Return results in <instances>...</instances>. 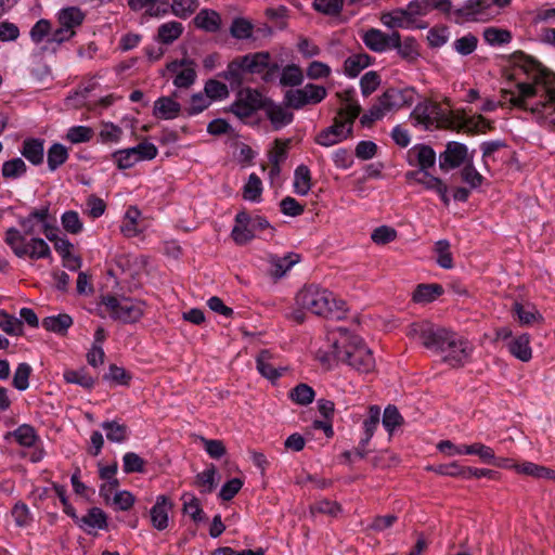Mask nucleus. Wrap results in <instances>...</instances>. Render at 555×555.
<instances>
[{"mask_svg": "<svg viewBox=\"0 0 555 555\" xmlns=\"http://www.w3.org/2000/svg\"><path fill=\"white\" fill-rule=\"evenodd\" d=\"M406 335L420 339L422 345L429 350L446 353L442 361L452 367H462L469 357V343L466 339L455 332L436 326L429 321L412 323Z\"/></svg>", "mask_w": 555, "mask_h": 555, "instance_id": "1", "label": "nucleus"}, {"mask_svg": "<svg viewBox=\"0 0 555 555\" xmlns=\"http://www.w3.org/2000/svg\"><path fill=\"white\" fill-rule=\"evenodd\" d=\"M506 61L513 68L521 69L526 75H532V82H518L516 88L518 95L512 94L508 100V104L512 107L519 108L521 111L531 112L534 106L529 107L527 100L537 96L538 86H541L545 90V100H550L551 87L555 89V73L544 66L538 59L525 53L521 50H517L512 54L505 56Z\"/></svg>", "mask_w": 555, "mask_h": 555, "instance_id": "2", "label": "nucleus"}, {"mask_svg": "<svg viewBox=\"0 0 555 555\" xmlns=\"http://www.w3.org/2000/svg\"><path fill=\"white\" fill-rule=\"evenodd\" d=\"M337 331L345 338L343 347L338 340L333 341L334 356L337 360L347 363L361 373L373 371L375 359L362 337L351 334L346 327H338Z\"/></svg>", "mask_w": 555, "mask_h": 555, "instance_id": "3", "label": "nucleus"}, {"mask_svg": "<svg viewBox=\"0 0 555 555\" xmlns=\"http://www.w3.org/2000/svg\"><path fill=\"white\" fill-rule=\"evenodd\" d=\"M234 221L231 237L237 245L243 246L253 241L256 231L270 230L269 238L274 236L275 228L263 216H251L243 209L236 214Z\"/></svg>", "mask_w": 555, "mask_h": 555, "instance_id": "4", "label": "nucleus"}, {"mask_svg": "<svg viewBox=\"0 0 555 555\" xmlns=\"http://www.w3.org/2000/svg\"><path fill=\"white\" fill-rule=\"evenodd\" d=\"M333 300L334 294L332 292L313 284L304 287L296 295L298 306L315 315L325 318H328L331 314V304Z\"/></svg>", "mask_w": 555, "mask_h": 555, "instance_id": "5", "label": "nucleus"}, {"mask_svg": "<svg viewBox=\"0 0 555 555\" xmlns=\"http://www.w3.org/2000/svg\"><path fill=\"white\" fill-rule=\"evenodd\" d=\"M269 98L255 88H241L236 93L235 101L225 109L238 119L244 120L251 117L258 111H264Z\"/></svg>", "mask_w": 555, "mask_h": 555, "instance_id": "6", "label": "nucleus"}, {"mask_svg": "<svg viewBox=\"0 0 555 555\" xmlns=\"http://www.w3.org/2000/svg\"><path fill=\"white\" fill-rule=\"evenodd\" d=\"M247 74H261L266 83L273 82L280 72V65L272 61L268 51L248 53L242 56Z\"/></svg>", "mask_w": 555, "mask_h": 555, "instance_id": "7", "label": "nucleus"}, {"mask_svg": "<svg viewBox=\"0 0 555 555\" xmlns=\"http://www.w3.org/2000/svg\"><path fill=\"white\" fill-rule=\"evenodd\" d=\"M468 149L465 144L451 141L446 145V150L439 155V167L442 171L448 172L466 164Z\"/></svg>", "mask_w": 555, "mask_h": 555, "instance_id": "8", "label": "nucleus"}, {"mask_svg": "<svg viewBox=\"0 0 555 555\" xmlns=\"http://www.w3.org/2000/svg\"><path fill=\"white\" fill-rule=\"evenodd\" d=\"M414 94L415 89L412 87L404 89L388 88L377 100L387 111L399 109L411 106L414 102Z\"/></svg>", "mask_w": 555, "mask_h": 555, "instance_id": "9", "label": "nucleus"}, {"mask_svg": "<svg viewBox=\"0 0 555 555\" xmlns=\"http://www.w3.org/2000/svg\"><path fill=\"white\" fill-rule=\"evenodd\" d=\"M453 130L456 132H465L469 135H476L486 133L487 131H493L494 122L481 114L473 117L463 116L459 119L457 126L453 127Z\"/></svg>", "mask_w": 555, "mask_h": 555, "instance_id": "10", "label": "nucleus"}, {"mask_svg": "<svg viewBox=\"0 0 555 555\" xmlns=\"http://www.w3.org/2000/svg\"><path fill=\"white\" fill-rule=\"evenodd\" d=\"M173 508L172 501L167 495H158L155 504L150 511V520L158 531H163L168 527V514Z\"/></svg>", "mask_w": 555, "mask_h": 555, "instance_id": "11", "label": "nucleus"}, {"mask_svg": "<svg viewBox=\"0 0 555 555\" xmlns=\"http://www.w3.org/2000/svg\"><path fill=\"white\" fill-rule=\"evenodd\" d=\"M101 304L107 308L112 318L118 319L122 322L134 321V318L132 317L134 307L128 299L120 301L113 295H106L102 297Z\"/></svg>", "mask_w": 555, "mask_h": 555, "instance_id": "12", "label": "nucleus"}, {"mask_svg": "<svg viewBox=\"0 0 555 555\" xmlns=\"http://www.w3.org/2000/svg\"><path fill=\"white\" fill-rule=\"evenodd\" d=\"M264 112L274 130H280L294 120V114L276 104L271 98L267 101Z\"/></svg>", "mask_w": 555, "mask_h": 555, "instance_id": "13", "label": "nucleus"}, {"mask_svg": "<svg viewBox=\"0 0 555 555\" xmlns=\"http://www.w3.org/2000/svg\"><path fill=\"white\" fill-rule=\"evenodd\" d=\"M344 128L345 122L343 121V119H340V117H334L333 125L322 129L314 138V142L325 147L335 145L344 141Z\"/></svg>", "mask_w": 555, "mask_h": 555, "instance_id": "14", "label": "nucleus"}, {"mask_svg": "<svg viewBox=\"0 0 555 555\" xmlns=\"http://www.w3.org/2000/svg\"><path fill=\"white\" fill-rule=\"evenodd\" d=\"M247 74L242 56L229 62L227 69L218 74V77L229 81L232 90L241 89L244 82V75Z\"/></svg>", "mask_w": 555, "mask_h": 555, "instance_id": "15", "label": "nucleus"}, {"mask_svg": "<svg viewBox=\"0 0 555 555\" xmlns=\"http://www.w3.org/2000/svg\"><path fill=\"white\" fill-rule=\"evenodd\" d=\"M18 229L11 227L5 231L4 242L18 258H24L29 254L30 240Z\"/></svg>", "mask_w": 555, "mask_h": 555, "instance_id": "16", "label": "nucleus"}, {"mask_svg": "<svg viewBox=\"0 0 555 555\" xmlns=\"http://www.w3.org/2000/svg\"><path fill=\"white\" fill-rule=\"evenodd\" d=\"M21 154L34 166L41 165L44 157V140L39 138L25 139Z\"/></svg>", "mask_w": 555, "mask_h": 555, "instance_id": "17", "label": "nucleus"}, {"mask_svg": "<svg viewBox=\"0 0 555 555\" xmlns=\"http://www.w3.org/2000/svg\"><path fill=\"white\" fill-rule=\"evenodd\" d=\"M181 111V104L172 96H160L154 102L153 113L157 118L173 119L179 116Z\"/></svg>", "mask_w": 555, "mask_h": 555, "instance_id": "18", "label": "nucleus"}, {"mask_svg": "<svg viewBox=\"0 0 555 555\" xmlns=\"http://www.w3.org/2000/svg\"><path fill=\"white\" fill-rule=\"evenodd\" d=\"M300 261V255L296 253H288L284 257L270 255V275L278 280L281 279L294 264Z\"/></svg>", "mask_w": 555, "mask_h": 555, "instance_id": "19", "label": "nucleus"}, {"mask_svg": "<svg viewBox=\"0 0 555 555\" xmlns=\"http://www.w3.org/2000/svg\"><path fill=\"white\" fill-rule=\"evenodd\" d=\"M489 9L488 0H466L462 8L453 11L457 18L477 21Z\"/></svg>", "mask_w": 555, "mask_h": 555, "instance_id": "20", "label": "nucleus"}, {"mask_svg": "<svg viewBox=\"0 0 555 555\" xmlns=\"http://www.w3.org/2000/svg\"><path fill=\"white\" fill-rule=\"evenodd\" d=\"M193 23L207 33H217L221 27V16L215 10L203 9L193 18Z\"/></svg>", "mask_w": 555, "mask_h": 555, "instance_id": "21", "label": "nucleus"}, {"mask_svg": "<svg viewBox=\"0 0 555 555\" xmlns=\"http://www.w3.org/2000/svg\"><path fill=\"white\" fill-rule=\"evenodd\" d=\"M374 57L367 53H357L348 56L344 62V73L356 78L364 68L371 66Z\"/></svg>", "mask_w": 555, "mask_h": 555, "instance_id": "22", "label": "nucleus"}, {"mask_svg": "<svg viewBox=\"0 0 555 555\" xmlns=\"http://www.w3.org/2000/svg\"><path fill=\"white\" fill-rule=\"evenodd\" d=\"M11 437H13L20 446L25 448L34 447L40 439L35 427L29 424H22L15 430L7 433L4 439L9 440Z\"/></svg>", "mask_w": 555, "mask_h": 555, "instance_id": "23", "label": "nucleus"}, {"mask_svg": "<svg viewBox=\"0 0 555 555\" xmlns=\"http://www.w3.org/2000/svg\"><path fill=\"white\" fill-rule=\"evenodd\" d=\"M86 18L85 12L78 7H67L62 9L57 14L59 25L64 26L69 30H76L81 26Z\"/></svg>", "mask_w": 555, "mask_h": 555, "instance_id": "24", "label": "nucleus"}, {"mask_svg": "<svg viewBox=\"0 0 555 555\" xmlns=\"http://www.w3.org/2000/svg\"><path fill=\"white\" fill-rule=\"evenodd\" d=\"M444 293L442 285L438 283L418 284L413 292L412 299L417 304H429Z\"/></svg>", "mask_w": 555, "mask_h": 555, "instance_id": "25", "label": "nucleus"}, {"mask_svg": "<svg viewBox=\"0 0 555 555\" xmlns=\"http://www.w3.org/2000/svg\"><path fill=\"white\" fill-rule=\"evenodd\" d=\"M41 324L46 331L65 336L73 325V318L67 313H60L44 318Z\"/></svg>", "mask_w": 555, "mask_h": 555, "instance_id": "26", "label": "nucleus"}, {"mask_svg": "<svg viewBox=\"0 0 555 555\" xmlns=\"http://www.w3.org/2000/svg\"><path fill=\"white\" fill-rule=\"evenodd\" d=\"M181 500L183 501L182 512L184 514H189L191 519L195 524H199L207 520V515L203 511L198 498H196L192 493L186 492L182 494Z\"/></svg>", "mask_w": 555, "mask_h": 555, "instance_id": "27", "label": "nucleus"}, {"mask_svg": "<svg viewBox=\"0 0 555 555\" xmlns=\"http://www.w3.org/2000/svg\"><path fill=\"white\" fill-rule=\"evenodd\" d=\"M509 352L522 362H527L532 357L530 348V338L528 334H521L512 339L508 344Z\"/></svg>", "mask_w": 555, "mask_h": 555, "instance_id": "28", "label": "nucleus"}, {"mask_svg": "<svg viewBox=\"0 0 555 555\" xmlns=\"http://www.w3.org/2000/svg\"><path fill=\"white\" fill-rule=\"evenodd\" d=\"M415 153L416 165L421 170H427L435 166L436 152L434 149L426 144H416L412 150L409 151V155Z\"/></svg>", "mask_w": 555, "mask_h": 555, "instance_id": "29", "label": "nucleus"}, {"mask_svg": "<svg viewBox=\"0 0 555 555\" xmlns=\"http://www.w3.org/2000/svg\"><path fill=\"white\" fill-rule=\"evenodd\" d=\"M271 358V353L269 350H261L257 357V370L258 372L266 378L271 382H275L278 378L282 376V371L284 369H276L268 360Z\"/></svg>", "mask_w": 555, "mask_h": 555, "instance_id": "30", "label": "nucleus"}, {"mask_svg": "<svg viewBox=\"0 0 555 555\" xmlns=\"http://www.w3.org/2000/svg\"><path fill=\"white\" fill-rule=\"evenodd\" d=\"M311 171L307 165H299L294 172V188L297 194L307 195L312 186Z\"/></svg>", "mask_w": 555, "mask_h": 555, "instance_id": "31", "label": "nucleus"}, {"mask_svg": "<svg viewBox=\"0 0 555 555\" xmlns=\"http://www.w3.org/2000/svg\"><path fill=\"white\" fill-rule=\"evenodd\" d=\"M364 44L373 52L387 50L386 34L379 29L371 28L362 37Z\"/></svg>", "mask_w": 555, "mask_h": 555, "instance_id": "32", "label": "nucleus"}, {"mask_svg": "<svg viewBox=\"0 0 555 555\" xmlns=\"http://www.w3.org/2000/svg\"><path fill=\"white\" fill-rule=\"evenodd\" d=\"M304 81V73L299 65L288 64L286 65L280 77V85L283 87H297Z\"/></svg>", "mask_w": 555, "mask_h": 555, "instance_id": "33", "label": "nucleus"}, {"mask_svg": "<svg viewBox=\"0 0 555 555\" xmlns=\"http://www.w3.org/2000/svg\"><path fill=\"white\" fill-rule=\"evenodd\" d=\"M183 31L181 23L172 21L158 27L157 38L162 43L170 44L178 39Z\"/></svg>", "mask_w": 555, "mask_h": 555, "instance_id": "34", "label": "nucleus"}, {"mask_svg": "<svg viewBox=\"0 0 555 555\" xmlns=\"http://www.w3.org/2000/svg\"><path fill=\"white\" fill-rule=\"evenodd\" d=\"M254 30V24L245 17H235L230 27L231 36L237 40L253 38Z\"/></svg>", "mask_w": 555, "mask_h": 555, "instance_id": "35", "label": "nucleus"}, {"mask_svg": "<svg viewBox=\"0 0 555 555\" xmlns=\"http://www.w3.org/2000/svg\"><path fill=\"white\" fill-rule=\"evenodd\" d=\"M456 453L478 455L481 462L485 464H487V462H492L494 459L493 449L480 442H476L473 444H463V449H457Z\"/></svg>", "mask_w": 555, "mask_h": 555, "instance_id": "36", "label": "nucleus"}, {"mask_svg": "<svg viewBox=\"0 0 555 555\" xmlns=\"http://www.w3.org/2000/svg\"><path fill=\"white\" fill-rule=\"evenodd\" d=\"M380 21L388 28H404L410 24L406 10L401 8L383 13Z\"/></svg>", "mask_w": 555, "mask_h": 555, "instance_id": "37", "label": "nucleus"}, {"mask_svg": "<svg viewBox=\"0 0 555 555\" xmlns=\"http://www.w3.org/2000/svg\"><path fill=\"white\" fill-rule=\"evenodd\" d=\"M68 159V151L61 143L52 144L48 150V167L51 171L56 170Z\"/></svg>", "mask_w": 555, "mask_h": 555, "instance_id": "38", "label": "nucleus"}, {"mask_svg": "<svg viewBox=\"0 0 555 555\" xmlns=\"http://www.w3.org/2000/svg\"><path fill=\"white\" fill-rule=\"evenodd\" d=\"M26 171L27 166L20 157L4 162L1 167V175L4 179H18L24 176Z\"/></svg>", "mask_w": 555, "mask_h": 555, "instance_id": "39", "label": "nucleus"}, {"mask_svg": "<svg viewBox=\"0 0 555 555\" xmlns=\"http://www.w3.org/2000/svg\"><path fill=\"white\" fill-rule=\"evenodd\" d=\"M315 391L307 384L300 383L289 391V398L299 405H308L313 402Z\"/></svg>", "mask_w": 555, "mask_h": 555, "instance_id": "40", "label": "nucleus"}, {"mask_svg": "<svg viewBox=\"0 0 555 555\" xmlns=\"http://www.w3.org/2000/svg\"><path fill=\"white\" fill-rule=\"evenodd\" d=\"M288 13L289 10L285 5H279L276 8L266 9L264 16L273 24V27L279 30H284L287 27Z\"/></svg>", "mask_w": 555, "mask_h": 555, "instance_id": "41", "label": "nucleus"}, {"mask_svg": "<svg viewBox=\"0 0 555 555\" xmlns=\"http://www.w3.org/2000/svg\"><path fill=\"white\" fill-rule=\"evenodd\" d=\"M216 474V466L214 464H210V466L207 469L195 476L194 485L198 488H202V493H210L214 491L217 485L215 480Z\"/></svg>", "mask_w": 555, "mask_h": 555, "instance_id": "42", "label": "nucleus"}, {"mask_svg": "<svg viewBox=\"0 0 555 555\" xmlns=\"http://www.w3.org/2000/svg\"><path fill=\"white\" fill-rule=\"evenodd\" d=\"M139 209L137 206H130L127 210L120 231L125 237H134L139 233L138 229Z\"/></svg>", "mask_w": 555, "mask_h": 555, "instance_id": "43", "label": "nucleus"}, {"mask_svg": "<svg viewBox=\"0 0 555 555\" xmlns=\"http://www.w3.org/2000/svg\"><path fill=\"white\" fill-rule=\"evenodd\" d=\"M0 328L12 336H21L23 335V321L17 319L16 317L8 313L5 310H0Z\"/></svg>", "mask_w": 555, "mask_h": 555, "instance_id": "44", "label": "nucleus"}, {"mask_svg": "<svg viewBox=\"0 0 555 555\" xmlns=\"http://www.w3.org/2000/svg\"><path fill=\"white\" fill-rule=\"evenodd\" d=\"M466 467L462 466L457 462L449 464L430 465L427 466V470H431L441 476H450L455 478L466 479Z\"/></svg>", "mask_w": 555, "mask_h": 555, "instance_id": "45", "label": "nucleus"}, {"mask_svg": "<svg viewBox=\"0 0 555 555\" xmlns=\"http://www.w3.org/2000/svg\"><path fill=\"white\" fill-rule=\"evenodd\" d=\"M512 38V33L508 29L488 27L483 30V39L490 46L509 43Z\"/></svg>", "mask_w": 555, "mask_h": 555, "instance_id": "46", "label": "nucleus"}, {"mask_svg": "<svg viewBox=\"0 0 555 555\" xmlns=\"http://www.w3.org/2000/svg\"><path fill=\"white\" fill-rule=\"evenodd\" d=\"M63 377L66 383L77 384L88 390L92 389L95 384L94 378L88 375L85 372V369H81L79 371L66 370L63 374Z\"/></svg>", "mask_w": 555, "mask_h": 555, "instance_id": "47", "label": "nucleus"}, {"mask_svg": "<svg viewBox=\"0 0 555 555\" xmlns=\"http://www.w3.org/2000/svg\"><path fill=\"white\" fill-rule=\"evenodd\" d=\"M119 169H128L139 160V144L113 154Z\"/></svg>", "mask_w": 555, "mask_h": 555, "instance_id": "48", "label": "nucleus"}, {"mask_svg": "<svg viewBox=\"0 0 555 555\" xmlns=\"http://www.w3.org/2000/svg\"><path fill=\"white\" fill-rule=\"evenodd\" d=\"M380 418V408L378 405H371L369 408V417L363 422L364 437L363 442L369 443L372 439Z\"/></svg>", "mask_w": 555, "mask_h": 555, "instance_id": "49", "label": "nucleus"}, {"mask_svg": "<svg viewBox=\"0 0 555 555\" xmlns=\"http://www.w3.org/2000/svg\"><path fill=\"white\" fill-rule=\"evenodd\" d=\"M404 420L396 405L389 404L385 408L383 414V425L385 429L392 435L395 429L403 424Z\"/></svg>", "mask_w": 555, "mask_h": 555, "instance_id": "50", "label": "nucleus"}, {"mask_svg": "<svg viewBox=\"0 0 555 555\" xmlns=\"http://www.w3.org/2000/svg\"><path fill=\"white\" fill-rule=\"evenodd\" d=\"M79 522L99 529H106L108 526L107 516L100 507H91L86 516L79 518Z\"/></svg>", "mask_w": 555, "mask_h": 555, "instance_id": "51", "label": "nucleus"}, {"mask_svg": "<svg viewBox=\"0 0 555 555\" xmlns=\"http://www.w3.org/2000/svg\"><path fill=\"white\" fill-rule=\"evenodd\" d=\"M310 104L307 98V91L302 89H291L285 92L284 105L293 109H300Z\"/></svg>", "mask_w": 555, "mask_h": 555, "instance_id": "52", "label": "nucleus"}, {"mask_svg": "<svg viewBox=\"0 0 555 555\" xmlns=\"http://www.w3.org/2000/svg\"><path fill=\"white\" fill-rule=\"evenodd\" d=\"M262 193V182L256 173H251L243 189V198L259 202Z\"/></svg>", "mask_w": 555, "mask_h": 555, "instance_id": "53", "label": "nucleus"}, {"mask_svg": "<svg viewBox=\"0 0 555 555\" xmlns=\"http://www.w3.org/2000/svg\"><path fill=\"white\" fill-rule=\"evenodd\" d=\"M435 253L438 255L437 263L443 269L453 268V257L450 251V243L448 240H440L435 243Z\"/></svg>", "mask_w": 555, "mask_h": 555, "instance_id": "54", "label": "nucleus"}, {"mask_svg": "<svg viewBox=\"0 0 555 555\" xmlns=\"http://www.w3.org/2000/svg\"><path fill=\"white\" fill-rule=\"evenodd\" d=\"M210 104L211 101L206 93H194L191 96L190 106L184 108L183 114L188 117L197 115L208 108Z\"/></svg>", "mask_w": 555, "mask_h": 555, "instance_id": "55", "label": "nucleus"}, {"mask_svg": "<svg viewBox=\"0 0 555 555\" xmlns=\"http://www.w3.org/2000/svg\"><path fill=\"white\" fill-rule=\"evenodd\" d=\"M292 142V138L275 139L273 142L274 147L268 154L269 162L276 160L278 163H283L287 158Z\"/></svg>", "mask_w": 555, "mask_h": 555, "instance_id": "56", "label": "nucleus"}, {"mask_svg": "<svg viewBox=\"0 0 555 555\" xmlns=\"http://www.w3.org/2000/svg\"><path fill=\"white\" fill-rule=\"evenodd\" d=\"M461 178L465 183L469 184L472 189L479 188L485 181L483 176L477 171L472 160H467L462 168Z\"/></svg>", "mask_w": 555, "mask_h": 555, "instance_id": "57", "label": "nucleus"}, {"mask_svg": "<svg viewBox=\"0 0 555 555\" xmlns=\"http://www.w3.org/2000/svg\"><path fill=\"white\" fill-rule=\"evenodd\" d=\"M204 92L210 101L222 100L229 96L227 85L216 79H208L206 81Z\"/></svg>", "mask_w": 555, "mask_h": 555, "instance_id": "58", "label": "nucleus"}, {"mask_svg": "<svg viewBox=\"0 0 555 555\" xmlns=\"http://www.w3.org/2000/svg\"><path fill=\"white\" fill-rule=\"evenodd\" d=\"M397 52L403 60L413 63L420 56L417 40L414 37H405Z\"/></svg>", "mask_w": 555, "mask_h": 555, "instance_id": "59", "label": "nucleus"}, {"mask_svg": "<svg viewBox=\"0 0 555 555\" xmlns=\"http://www.w3.org/2000/svg\"><path fill=\"white\" fill-rule=\"evenodd\" d=\"M94 131L87 126H74L68 129L66 140L70 143L78 144L89 142L93 138Z\"/></svg>", "mask_w": 555, "mask_h": 555, "instance_id": "60", "label": "nucleus"}, {"mask_svg": "<svg viewBox=\"0 0 555 555\" xmlns=\"http://www.w3.org/2000/svg\"><path fill=\"white\" fill-rule=\"evenodd\" d=\"M380 82V75L377 72L371 70L365 73L360 79L362 95L365 98L371 95L374 91L377 90Z\"/></svg>", "mask_w": 555, "mask_h": 555, "instance_id": "61", "label": "nucleus"}, {"mask_svg": "<svg viewBox=\"0 0 555 555\" xmlns=\"http://www.w3.org/2000/svg\"><path fill=\"white\" fill-rule=\"evenodd\" d=\"M313 9L328 16L338 15L344 7V0H314Z\"/></svg>", "mask_w": 555, "mask_h": 555, "instance_id": "62", "label": "nucleus"}, {"mask_svg": "<svg viewBox=\"0 0 555 555\" xmlns=\"http://www.w3.org/2000/svg\"><path fill=\"white\" fill-rule=\"evenodd\" d=\"M103 429L106 430V438L113 442H122L127 439V426L120 425L115 421L104 422Z\"/></svg>", "mask_w": 555, "mask_h": 555, "instance_id": "63", "label": "nucleus"}, {"mask_svg": "<svg viewBox=\"0 0 555 555\" xmlns=\"http://www.w3.org/2000/svg\"><path fill=\"white\" fill-rule=\"evenodd\" d=\"M28 257L33 260H38L41 258H50L51 250L49 245L44 240L40 237H31L29 245V254Z\"/></svg>", "mask_w": 555, "mask_h": 555, "instance_id": "64", "label": "nucleus"}]
</instances>
